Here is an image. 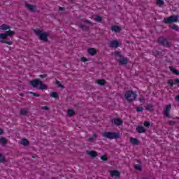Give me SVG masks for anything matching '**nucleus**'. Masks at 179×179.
<instances>
[{
	"label": "nucleus",
	"instance_id": "nucleus-1",
	"mask_svg": "<svg viewBox=\"0 0 179 179\" xmlns=\"http://www.w3.org/2000/svg\"><path fill=\"white\" fill-rule=\"evenodd\" d=\"M15 35V31L12 30L6 31L5 33L0 34V43L3 44H8V45H12L13 42L12 41H6V37H13Z\"/></svg>",
	"mask_w": 179,
	"mask_h": 179
},
{
	"label": "nucleus",
	"instance_id": "nucleus-2",
	"mask_svg": "<svg viewBox=\"0 0 179 179\" xmlns=\"http://www.w3.org/2000/svg\"><path fill=\"white\" fill-rule=\"evenodd\" d=\"M34 33L36 36H38L39 38L42 41H48V34H47L45 32H43L41 31V29H36L34 30Z\"/></svg>",
	"mask_w": 179,
	"mask_h": 179
},
{
	"label": "nucleus",
	"instance_id": "nucleus-3",
	"mask_svg": "<svg viewBox=\"0 0 179 179\" xmlns=\"http://www.w3.org/2000/svg\"><path fill=\"white\" fill-rule=\"evenodd\" d=\"M102 135L108 139H118L120 138V134L114 132H104Z\"/></svg>",
	"mask_w": 179,
	"mask_h": 179
},
{
	"label": "nucleus",
	"instance_id": "nucleus-4",
	"mask_svg": "<svg viewBox=\"0 0 179 179\" xmlns=\"http://www.w3.org/2000/svg\"><path fill=\"white\" fill-rule=\"evenodd\" d=\"M178 21V16L171 15L169 17L164 18V22L165 24H171V23H176Z\"/></svg>",
	"mask_w": 179,
	"mask_h": 179
},
{
	"label": "nucleus",
	"instance_id": "nucleus-5",
	"mask_svg": "<svg viewBox=\"0 0 179 179\" xmlns=\"http://www.w3.org/2000/svg\"><path fill=\"white\" fill-rule=\"evenodd\" d=\"M125 99H127L128 101H134L136 99V93L132 91H128L125 94Z\"/></svg>",
	"mask_w": 179,
	"mask_h": 179
},
{
	"label": "nucleus",
	"instance_id": "nucleus-6",
	"mask_svg": "<svg viewBox=\"0 0 179 179\" xmlns=\"http://www.w3.org/2000/svg\"><path fill=\"white\" fill-rule=\"evenodd\" d=\"M29 85L33 86V87H38L40 86V85H41V80L39 79L32 80L29 82Z\"/></svg>",
	"mask_w": 179,
	"mask_h": 179
},
{
	"label": "nucleus",
	"instance_id": "nucleus-7",
	"mask_svg": "<svg viewBox=\"0 0 179 179\" xmlns=\"http://www.w3.org/2000/svg\"><path fill=\"white\" fill-rule=\"evenodd\" d=\"M109 47H110V48H118V47H120V41L117 40L111 41L109 43Z\"/></svg>",
	"mask_w": 179,
	"mask_h": 179
},
{
	"label": "nucleus",
	"instance_id": "nucleus-8",
	"mask_svg": "<svg viewBox=\"0 0 179 179\" xmlns=\"http://www.w3.org/2000/svg\"><path fill=\"white\" fill-rule=\"evenodd\" d=\"M171 110V106L170 104L166 105L164 109V116L168 117L169 118L170 117V110Z\"/></svg>",
	"mask_w": 179,
	"mask_h": 179
},
{
	"label": "nucleus",
	"instance_id": "nucleus-9",
	"mask_svg": "<svg viewBox=\"0 0 179 179\" xmlns=\"http://www.w3.org/2000/svg\"><path fill=\"white\" fill-rule=\"evenodd\" d=\"M25 8L29 9L31 12H36V6L29 4L27 2H25Z\"/></svg>",
	"mask_w": 179,
	"mask_h": 179
},
{
	"label": "nucleus",
	"instance_id": "nucleus-10",
	"mask_svg": "<svg viewBox=\"0 0 179 179\" xmlns=\"http://www.w3.org/2000/svg\"><path fill=\"white\" fill-rule=\"evenodd\" d=\"M159 43L162 45H169V41L164 38H159L158 40Z\"/></svg>",
	"mask_w": 179,
	"mask_h": 179
},
{
	"label": "nucleus",
	"instance_id": "nucleus-11",
	"mask_svg": "<svg viewBox=\"0 0 179 179\" xmlns=\"http://www.w3.org/2000/svg\"><path fill=\"white\" fill-rule=\"evenodd\" d=\"M113 123L115 124V125H116L117 127H120L121 125H122L123 122L122 120H121L120 118H115L113 120Z\"/></svg>",
	"mask_w": 179,
	"mask_h": 179
},
{
	"label": "nucleus",
	"instance_id": "nucleus-12",
	"mask_svg": "<svg viewBox=\"0 0 179 179\" xmlns=\"http://www.w3.org/2000/svg\"><path fill=\"white\" fill-rule=\"evenodd\" d=\"M113 54H114L115 60L118 61V62L124 57V56H122V55H121V53L120 52H115Z\"/></svg>",
	"mask_w": 179,
	"mask_h": 179
},
{
	"label": "nucleus",
	"instance_id": "nucleus-13",
	"mask_svg": "<svg viewBox=\"0 0 179 179\" xmlns=\"http://www.w3.org/2000/svg\"><path fill=\"white\" fill-rule=\"evenodd\" d=\"M110 177H120V171L117 170H113L110 171Z\"/></svg>",
	"mask_w": 179,
	"mask_h": 179
},
{
	"label": "nucleus",
	"instance_id": "nucleus-14",
	"mask_svg": "<svg viewBox=\"0 0 179 179\" xmlns=\"http://www.w3.org/2000/svg\"><path fill=\"white\" fill-rule=\"evenodd\" d=\"M111 30L115 33H120V31L122 30V28L118 25H115L112 27Z\"/></svg>",
	"mask_w": 179,
	"mask_h": 179
},
{
	"label": "nucleus",
	"instance_id": "nucleus-15",
	"mask_svg": "<svg viewBox=\"0 0 179 179\" xmlns=\"http://www.w3.org/2000/svg\"><path fill=\"white\" fill-rule=\"evenodd\" d=\"M119 63L120 65H127L128 64V59L127 57H123L120 60Z\"/></svg>",
	"mask_w": 179,
	"mask_h": 179
},
{
	"label": "nucleus",
	"instance_id": "nucleus-16",
	"mask_svg": "<svg viewBox=\"0 0 179 179\" xmlns=\"http://www.w3.org/2000/svg\"><path fill=\"white\" fill-rule=\"evenodd\" d=\"M130 143L132 145H139V140H138L137 138H135L134 137H131L130 138Z\"/></svg>",
	"mask_w": 179,
	"mask_h": 179
},
{
	"label": "nucleus",
	"instance_id": "nucleus-17",
	"mask_svg": "<svg viewBox=\"0 0 179 179\" xmlns=\"http://www.w3.org/2000/svg\"><path fill=\"white\" fill-rule=\"evenodd\" d=\"M0 30H10V27L9 25L3 24L0 26Z\"/></svg>",
	"mask_w": 179,
	"mask_h": 179
},
{
	"label": "nucleus",
	"instance_id": "nucleus-18",
	"mask_svg": "<svg viewBox=\"0 0 179 179\" xmlns=\"http://www.w3.org/2000/svg\"><path fill=\"white\" fill-rule=\"evenodd\" d=\"M67 115L69 117H73V115H75V110H73V109H68L67 110Z\"/></svg>",
	"mask_w": 179,
	"mask_h": 179
},
{
	"label": "nucleus",
	"instance_id": "nucleus-19",
	"mask_svg": "<svg viewBox=\"0 0 179 179\" xmlns=\"http://www.w3.org/2000/svg\"><path fill=\"white\" fill-rule=\"evenodd\" d=\"M8 143V140L5 137L0 138V145H6Z\"/></svg>",
	"mask_w": 179,
	"mask_h": 179
},
{
	"label": "nucleus",
	"instance_id": "nucleus-20",
	"mask_svg": "<svg viewBox=\"0 0 179 179\" xmlns=\"http://www.w3.org/2000/svg\"><path fill=\"white\" fill-rule=\"evenodd\" d=\"M29 143H30L29 142V140L26 138H23L22 140V145H23L24 146H29Z\"/></svg>",
	"mask_w": 179,
	"mask_h": 179
},
{
	"label": "nucleus",
	"instance_id": "nucleus-21",
	"mask_svg": "<svg viewBox=\"0 0 179 179\" xmlns=\"http://www.w3.org/2000/svg\"><path fill=\"white\" fill-rule=\"evenodd\" d=\"M137 132H139V134H143L145 132V128L143 127H136Z\"/></svg>",
	"mask_w": 179,
	"mask_h": 179
},
{
	"label": "nucleus",
	"instance_id": "nucleus-22",
	"mask_svg": "<svg viewBox=\"0 0 179 179\" xmlns=\"http://www.w3.org/2000/svg\"><path fill=\"white\" fill-rule=\"evenodd\" d=\"M97 54V49L91 48H90V55H96Z\"/></svg>",
	"mask_w": 179,
	"mask_h": 179
},
{
	"label": "nucleus",
	"instance_id": "nucleus-23",
	"mask_svg": "<svg viewBox=\"0 0 179 179\" xmlns=\"http://www.w3.org/2000/svg\"><path fill=\"white\" fill-rule=\"evenodd\" d=\"M169 69L171 72H173V73H174L175 75H179V72L178 71L176 70V69H174V67L173 66H169Z\"/></svg>",
	"mask_w": 179,
	"mask_h": 179
},
{
	"label": "nucleus",
	"instance_id": "nucleus-24",
	"mask_svg": "<svg viewBox=\"0 0 179 179\" xmlns=\"http://www.w3.org/2000/svg\"><path fill=\"white\" fill-rule=\"evenodd\" d=\"M39 86H41L40 89L41 90H44L47 89V85L43 84V81H41V84H39Z\"/></svg>",
	"mask_w": 179,
	"mask_h": 179
},
{
	"label": "nucleus",
	"instance_id": "nucleus-25",
	"mask_svg": "<svg viewBox=\"0 0 179 179\" xmlns=\"http://www.w3.org/2000/svg\"><path fill=\"white\" fill-rule=\"evenodd\" d=\"M97 139V134L96 133H94L92 134V136L90 138V142H94Z\"/></svg>",
	"mask_w": 179,
	"mask_h": 179
},
{
	"label": "nucleus",
	"instance_id": "nucleus-26",
	"mask_svg": "<svg viewBox=\"0 0 179 179\" xmlns=\"http://www.w3.org/2000/svg\"><path fill=\"white\" fill-rule=\"evenodd\" d=\"M79 27H80V29H83L85 31H87V30H89V28L87 27V26H86V25H85L83 24H79Z\"/></svg>",
	"mask_w": 179,
	"mask_h": 179
},
{
	"label": "nucleus",
	"instance_id": "nucleus-27",
	"mask_svg": "<svg viewBox=\"0 0 179 179\" xmlns=\"http://www.w3.org/2000/svg\"><path fill=\"white\" fill-rule=\"evenodd\" d=\"M97 83L100 86H104V85H106V80H98Z\"/></svg>",
	"mask_w": 179,
	"mask_h": 179
},
{
	"label": "nucleus",
	"instance_id": "nucleus-28",
	"mask_svg": "<svg viewBox=\"0 0 179 179\" xmlns=\"http://www.w3.org/2000/svg\"><path fill=\"white\" fill-rule=\"evenodd\" d=\"M99 155V154L97 153V152L96 151H90V157H96Z\"/></svg>",
	"mask_w": 179,
	"mask_h": 179
},
{
	"label": "nucleus",
	"instance_id": "nucleus-29",
	"mask_svg": "<svg viewBox=\"0 0 179 179\" xmlns=\"http://www.w3.org/2000/svg\"><path fill=\"white\" fill-rule=\"evenodd\" d=\"M55 83L58 86V87H61V89H64L65 87L62 85V84H61V82H59V80H56Z\"/></svg>",
	"mask_w": 179,
	"mask_h": 179
},
{
	"label": "nucleus",
	"instance_id": "nucleus-30",
	"mask_svg": "<svg viewBox=\"0 0 179 179\" xmlns=\"http://www.w3.org/2000/svg\"><path fill=\"white\" fill-rule=\"evenodd\" d=\"M50 97H52L53 99H58V93L56 92H53L50 94Z\"/></svg>",
	"mask_w": 179,
	"mask_h": 179
},
{
	"label": "nucleus",
	"instance_id": "nucleus-31",
	"mask_svg": "<svg viewBox=\"0 0 179 179\" xmlns=\"http://www.w3.org/2000/svg\"><path fill=\"white\" fill-rule=\"evenodd\" d=\"M156 3L158 6H163V5H164V1L163 0H157Z\"/></svg>",
	"mask_w": 179,
	"mask_h": 179
},
{
	"label": "nucleus",
	"instance_id": "nucleus-32",
	"mask_svg": "<svg viewBox=\"0 0 179 179\" xmlns=\"http://www.w3.org/2000/svg\"><path fill=\"white\" fill-rule=\"evenodd\" d=\"M5 156L0 153V163H5Z\"/></svg>",
	"mask_w": 179,
	"mask_h": 179
},
{
	"label": "nucleus",
	"instance_id": "nucleus-33",
	"mask_svg": "<svg viewBox=\"0 0 179 179\" xmlns=\"http://www.w3.org/2000/svg\"><path fill=\"white\" fill-rule=\"evenodd\" d=\"M101 160H103V162H107L108 160V157L107 155H103L100 157Z\"/></svg>",
	"mask_w": 179,
	"mask_h": 179
},
{
	"label": "nucleus",
	"instance_id": "nucleus-34",
	"mask_svg": "<svg viewBox=\"0 0 179 179\" xmlns=\"http://www.w3.org/2000/svg\"><path fill=\"white\" fill-rule=\"evenodd\" d=\"M20 114L21 115H26L27 114V111L26 110V109H21Z\"/></svg>",
	"mask_w": 179,
	"mask_h": 179
},
{
	"label": "nucleus",
	"instance_id": "nucleus-35",
	"mask_svg": "<svg viewBox=\"0 0 179 179\" xmlns=\"http://www.w3.org/2000/svg\"><path fill=\"white\" fill-rule=\"evenodd\" d=\"M94 20H96V22H98L99 23H100V22H101V17L96 15L94 18Z\"/></svg>",
	"mask_w": 179,
	"mask_h": 179
},
{
	"label": "nucleus",
	"instance_id": "nucleus-36",
	"mask_svg": "<svg viewBox=\"0 0 179 179\" xmlns=\"http://www.w3.org/2000/svg\"><path fill=\"white\" fill-rule=\"evenodd\" d=\"M29 94H33V96H35V97H40V94H38L37 93H34L33 92H29Z\"/></svg>",
	"mask_w": 179,
	"mask_h": 179
},
{
	"label": "nucleus",
	"instance_id": "nucleus-37",
	"mask_svg": "<svg viewBox=\"0 0 179 179\" xmlns=\"http://www.w3.org/2000/svg\"><path fill=\"white\" fill-rule=\"evenodd\" d=\"M171 29L172 30H178L179 29V27L178 25H173L172 27H171Z\"/></svg>",
	"mask_w": 179,
	"mask_h": 179
},
{
	"label": "nucleus",
	"instance_id": "nucleus-38",
	"mask_svg": "<svg viewBox=\"0 0 179 179\" xmlns=\"http://www.w3.org/2000/svg\"><path fill=\"white\" fill-rule=\"evenodd\" d=\"M136 170H138V171H141L142 170V168L140 166V165H135Z\"/></svg>",
	"mask_w": 179,
	"mask_h": 179
},
{
	"label": "nucleus",
	"instance_id": "nucleus-39",
	"mask_svg": "<svg viewBox=\"0 0 179 179\" xmlns=\"http://www.w3.org/2000/svg\"><path fill=\"white\" fill-rule=\"evenodd\" d=\"M136 111H138V113H141V112L143 111V108H142V107L137 108Z\"/></svg>",
	"mask_w": 179,
	"mask_h": 179
},
{
	"label": "nucleus",
	"instance_id": "nucleus-40",
	"mask_svg": "<svg viewBox=\"0 0 179 179\" xmlns=\"http://www.w3.org/2000/svg\"><path fill=\"white\" fill-rule=\"evenodd\" d=\"M144 127H150V122H144Z\"/></svg>",
	"mask_w": 179,
	"mask_h": 179
},
{
	"label": "nucleus",
	"instance_id": "nucleus-41",
	"mask_svg": "<svg viewBox=\"0 0 179 179\" xmlns=\"http://www.w3.org/2000/svg\"><path fill=\"white\" fill-rule=\"evenodd\" d=\"M80 61H82V62H86V61H87V58H86V57H81Z\"/></svg>",
	"mask_w": 179,
	"mask_h": 179
},
{
	"label": "nucleus",
	"instance_id": "nucleus-42",
	"mask_svg": "<svg viewBox=\"0 0 179 179\" xmlns=\"http://www.w3.org/2000/svg\"><path fill=\"white\" fill-rule=\"evenodd\" d=\"M169 83L171 86H174V82L173 81V80H169Z\"/></svg>",
	"mask_w": 179,
	"mask_h": 179
},
{
	"label": "nucleus",
	"instance_id": "nucleus-43",
	"mask_svg": "<svg viewBox=\"0 0 179 179\" xmlns=\"http://www.w3.org/2000/svg\"><path fill=\"white\" fill-rule=\"evenodd\" d=\"M139 101L140 103H145V98L143 97L139 98Z\"/></svg>",
	"mask_w": 179,
	"mask_h": 179
},
{
	"label": "nucleus",
	"instance_id": "nucleus-44",
	"mask_svg": "<svg viewBox=\"0 0 179 179\" xmlns=\"http://www.w3.org/2000/svg\"><path fill=\"white\" fill-rule=\"evenodd\" d=\"M40 78H42V79H43L44 78H47V75L41 74V75H40Z\"/></svg>",
	"mask_w": 179,
	"mask_h": 179
},
{
	"label": "nucleus",
	"instance_id": "nucleus-45",
	"mask_svg": "<svg viewBox=\"0 0 179 179\" xmlns=\"http://www.w3.org/2000/svg\"><path fill=\"white\" fill-rule=\"evenodd\" d=\"M59 10L64 11L65 8L64 7H59Z\"/></svg>",
	"mask_w": 179,
	"mask_h": 179
},
{
	"label": "nucleus",
	"instance_id": "nucleus-46",
	"mask_svg": "<svg viewBox=\"0 0 179 179\" xmlns=\"http://www.w3.org/2000/svg\"><path fill=\"white\" fill-rule=\"evenodd\" d=\"M42 108H43V110H48V106H43V107H42Z\"/></svg>",
	"mask_w": 179,
	"mask_h": 179
},
{
	"label": "nucleus",
	"instance_id": "nucleus-47",
	"mask_svg": "<svg viewBox=\"0 0 179 179\" xmlns=\"http://www.w3.org/2000/svg\"><path fill=\"white\" fill-rule=\"evenodd\" d=\"M3 129H0V135H3Z\"/></svg>",
	"mask_w": 179,
	"mask_h": 179
},
{
	"label": "nucleus",
	"instance_id": "nucleus-48",
	"mask_svg": "<svg viewBox=\"0 0 179 179\" xmlns=\"http://www.w3.org/2000/svg\"><path fill=\"white\" fill-rule=\"evenodd\" d=\"M169 124H170V125H174L176 124V122H174L173 121H170Z\"/></svg>",
	"mask_w": 179,
	"mask_h": 179
},
{
	"label": "nucleus",
	"instance_id": "nucleus-49",
	"mask_svg": "<svg viewBox=\"0 0 179 179\" xmlns=\"http://www.w3.org/2000/svg\"><path fill=\"white\" fill-rule=\"evenodd\" d=\"M176 101H179V95H178V96L176 97Z\"/></svg>",
	"mask_w": 179,
	"mask_h": 179
},
{
	"label": "nucleus",
	"instance_id": "nucleus-50",
	"mask_svg": "<svg viewBox=\"0 0 179 179\" xmlns=\"http://www.w3.org/2000/svg\"><path fill=\"white\" fill-rule=\"evenodd\" d=\"M175 83H179V79H176L175 80Z\"/></svg>",
	"mask_w": 179,
	"mask_h": 179
},
{
	"label": "nucleus",
	"instance_id": "nucleus-51",
	"mask_svg": "<svg viewBox=\"0 0 179 179\" xmlns=\"http://www.w3.org/2000/svg\"><path fill=\"white\" fill-rule=\"evenodd\" d=\"M87 154L90 156V150H87Z\"/></svg>",
	"mask_w": 179,
	"mask_h": 179
},
{
	"label": "nucleus",
	"instance_id": "nucleus-52",
	"mask_svg": "<svg viewBox=\"0 0 179 179\" xmlns=\"http://www.w3.org/2000/svg\"><path fill=\"white\" fill-rule=\"evenodd\" d=\"M87 52H88V54H90V48H87Z\"/></svg>",
	"mask_w": 179,
	"mask_h": 179
},
{
	"label": "nucleus",
	"instance_id": "nucleus-53",
	"mask_svg": "<svg viewBox=\"0 0 179 179\" xmlns=\"http://www.w3.org/2000/svg\"><path fill=\"white\" fill-rule=\"evenodd\" d=\"M20 96H21V97H24V94H20Z\"/></svg>",
	"mask_w": 179,
	"mask_h": 179
},
{
	"label": "nucleus",
	"instance_id": "nucleus-54",
	"mask_svg": "<svg viewBox=\"0 0 179 179\" xmlns=\"http://www.w3.org/2000/svg\"><path fill=\"white\" fill-rule=\"evenodd\" d=\"M147 110H152V106H150V108H147Z\"/></svg>",
	"mask_w": 179,
	"mask_h": 179
},
{
	"label": "nucleus",
	"instance_id": "nucleus-55",
	"mask_svg": "<svg viewBox=\"0 0 179 179\" xmlns=\"http://www.w3.org/2000/svg\"><path fill=\"white\" fill-rule=\"evenodd\" d=\"M89 142H90V138H88Z\"/></svg>",
	"mask_w": 179,
	"mask_h": 179
},
{
	"label": "nucleus",
	"instance_id": "nucleus-56",
	"mask_svg": "<svg viewBox=\"0 0 179 179\" xmlns=\"http://www.w3.org/2000/svg\"><path fill=\"white\" fill-rule=\"evenodd\" d=\"M71 1H73V0H71Z\"/></svg>",
	"mask_w": 179,
	"mask_h": 179
}]
</instances>
